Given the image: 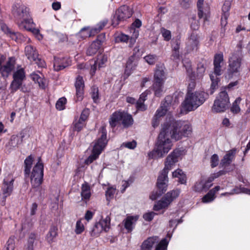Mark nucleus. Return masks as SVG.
Wrapping results in <instances>:
<instances>
[{"label":"nucleus","instance_id":"nucleus-48","mask_svg":"<svg viewBox=\"0 0 250 250\" xmlns=\"http://www.w3.org/2000/svg\"><path fill=\"white\" fill-rule=\"evenodd\" d=\"M6 250H14L15 248V237H10L5 245Z\"/></svg>","mask_w":250,"mask_h":250},{"label":"nucleus","instance_id":"nucleus-28","mask_svg":"<svg viewBox=\"0 0 250 250\" xmlns=\"http://www.w3.org/2000/svg\"><path fill=\"white\" fill-rule=\"evenodd\" d=\"M164 68L163 65L156 66L154 75V80L165 81Z\"/></svg>","mask_w":250,"mask_h":250},{"label":"nucleus","instance_id":"nucleus-9","mask_svg":"<svg viewBox=\"0 0 250 250\" xmlns=\"http://www.w3.org/2000/svg\"><path fill=\"white\" fill-rule=\"evenodd\" d=\"M132 15V10L128 6L126 5L121 6L116 11V14L112 20L113 25H117L119 21L129 18Z\"/></svg>","mask_w":250,"mask_h":250},{"label":"nucleus","instance_id":"nucleus-3","mask_svg":"<svg viewBox=\"0 0 250 250\" xmlns=\"http://www.w3.org/2000/svg\"><path fill=\"white\" fill-rule=\"evenodd\" d=\"M170 136L169 131L167 130L166 125L163 124L154 150L158 157H163L171 149L172 144L169 138Z\"/></svg>","mask_w":250,"mask_h":250},{"label":"nucleus","instance_id":"nucleus-33","mask_svg":"<svg viewBox=\"0 0 250 250\" xmlns=\"http://www.w3.org/2000/svg\"><path fill=\"white\" fill-rule=\"evenodd\" d=\"M22 82L13 80L9 86V90H10V93H14L20 88L21 91H22V92H26V90H24V88L23 86H22Z\"/></svg>","mask_w":250,"mask_h":250},{"label":"nucleus","instance_id":"nucleus-47","mask_svg":"<svg viewBox=\"0 0 250 250\" xmlns=\"http://www.w3.org/2000/svg\"><path fill=\"white\" fill-rule=\"evenodd\" d=\"M144 59L145 62L150 65H153L157 61L158 57L156 55L148 54L146 56Z\"/></svg>","mask_w":250,"mask_h":250},{"label":"nucleus","instance_id":"nucleus-54","mask_svg":"<svg viewBox=\"0 0 250 250\" xmlns=\"http://www.w3.org/2000/svg\"><path fill=\"white\" fill-rule=\"evenodd\" d=\"M66 102V99L62 97L60 98L58 101L57 102L56 104V107L57 109L59 110H63L64 108L65 104Z\"/></svg>","mask_w":250,"mask_h":250},{"label":"nucleus","instance_id":"nucleus-39","mask_svg":"<svg viewBox=\"0 0 250 250\" xmlns=\"http://www.w3.org/2000/svg\"><path fill=\"white\" fill-rule=\"evenodd\" d=\"M206 184L207 183H205V181L203 180L197 182L194 187V190L196 192H201L203 190H207L212 186V184H210L209 186H206Z\"/></svg>","mask_w":250,"mask_h":250},{"label":"nucleus","instance_id":"nucleus-55","mask_svg":"<svg viewBox=\"0 0 250 250\" xmlns=\"http://www.w3.org/2000/svg\"><path fill=\"white\" fill-rule=\"evenodd\" d=\"M167 240L163 239L157 244L155 250H167Z\"/></svg>","mask_w":250,"mask_h":250},{"label":"nucleus","instance_id":"nucleus-50","mask_svg":"<svg viewBox=\"0 0 250 250\" xmlns=\"http://www.w3.org/2000/svg\"><path fill=\"white\" fill-rule=\"evenodd\" d=\"M160 32L164 38V40L165 41H169L171 39V32L166 29V28L162 27L160 29Z\"/></svg>","mask_w":250,"mask_h":250},{"label":"nucleus","instance_id":"nucleus-14","mask_svg":"<svg viewBox=\"0 0 250 250\" xmlns=\"http://www.w3.org/2000/svg\"><path fill=\"white\" fill-rule=\"evenodd\" d=\"M134 37L129 38V37L124 34H120L115 38V42H127L129 40L130 41V47H132L136 42V39L137 38L139 34L138 32H134Z\"/></svg>","mask_w":250,"mask_h":250},{"label":"nucleus","instance_id":"nucleus-53","mask_svg":"<svg viewBox=\"0 0 250 250\" xmlns=\"http://www.w3.org/2000/svg\"><path fill=\"white\" fill-rule=\"evenodd\" d=\"M73 125L74 129L77 131H80L85 125V122L79 119V120H76L74 122Z\"/></svg>","mask_w":250,"mask_h":250},{"label":"nucleus","instance_id":"nucleus-52","mask_svg":"<svg viewBox=\"0 0 250 250\" xmlns=\"http://www.w3.org/2000/svg\"><path fill=\"white\" fill-rule=\"evenodd\" d=\"M169 110V108H167L163 104L157 110L155 115L161 118Z\"/></svg>","mask_w":250,"mask_h":250},{"label":"nucleus","instance_id":"nucleus-56","mask_svg":"<svg viewBox=\"0 0 250 250\" xmlns=\"http://www.w3.org/2000/svg\"><path fill=\"white\" fill-rule=\"evenodd\" d=\"M116 190V188L113 187H109L107 188L105 193L107 200L109 201L113 198Z\"/></svg>","mask_w":250,"mask_h":250},{"label":"nucleus","instance_id":"nucleus-59","mask_svg":"<svg viewBox=\"0 0 250 250\" xmlns=\"http://www.w3.org/2000/svg\"><path fill=\"white\" fill-rule=\"evenodd\" d=\"M84 230V226L81 220L77 222L76 225L75 232L77 234H81Z\"/></svg>","mask_w":250,"mask_h":250},{"label":"nucleus","instance_id":"nucleus-45","mask_svg":"<svg viewBox=\"0 0 250 250\" xmlns=\"http://www.w3.org/2000/svg\"><path fill=\"white\" fill-rule=\"evenodd\" d=\"M204 0H198L197 7L198 9V17L200 19L203 18L205 16V19L207 20V16L206 13L204 11L203 5Z\"/></svg>","mask_w":250,"mask_h":250},{"label":"nucleus","instance_id":"nucleus-27","mask_svg":"<svg viewBox=\"0 0 250 250\" xmlns=\"http://www.w3.org/2000/svg\"><path fill=\"white\" fill-rule=\"evenodd\" d=\"M58 235V228L53 226L50 228L48 233L46 236V240L47 242L51 244L55 242V239Z\"/></svg>","mask_w":250,"mask_h":250},{"label":"nucleus","instance_id":"nucleus-34","mask_svg":"<svg viewBox=\"0 0 250 250\" xmlns=\"http://www.w3.org/2000/svg\"><path fill=\"white\" fill-rule=\"evenodd\" d=\"M23 136H19L13 135L11 137L10 140L8 143V146L10 147H18L22 142Z\"/></svg>","mask_w":250,"mask_h":250},{"label":"nucleus","instance_id":"nucleus-7","mask_svg":"<svg viewBox=\"0 0 250 250\" xmlns=\"http://www.w3.org/2000/svg\"><path fill=\"white\" fill-rule=\"evenodd\" d=\"M229 103V99L227 92L222 91L215 100L211 110L215 113L224 112L228 108Z\"/></svg>","mask_w":250,"mask_h":250},{"label":"nucleus","instance_id":"nucleus-36","mask_svg":"<svg viewBox=\"0 0 250 250\" xmlns=\"http://www.w3.org/2000/svg\"><path fill=\"white\" fill-rule=\"evenodd\" d=\"M100 42L98 41H94L88 48L86 54L87 55L92 56L95 54L100 48Z\"/></svg>","mask_w":250,"mask_h":250},{"label":"nucleus","instance_id":"nucleus-60","mask_svg":"<svg viewBox=\"0 0 250 250\" xmlns=\"http://www.w3.org/2000/svg\"><path fill=\"white\" fill-rule=\"evenodd\" d=\"M91 97L95 102L99 98V90L97 87H93L91 89Z\"/></svg>","mask_w":250,"mask_h":250},{"label":"nucleus","instance_id":"nucleus-4","mask_svg":"<svg viewBox=\"0 0 250 250\" xmlns=\"http://www.w3.org/2000/svg\"><path fill=\"white\" fill-rule=\"evenodd\" d=\"M208 98V94L203 91L187 93L182 103L184 109L187 111L194 110L202 105Z\"/></svg>","mask_w":250,"mask_h":250},{"label":"nucleus","instance_id":"nucleus-2","mask_svg":"<svg viewBox=\"0 0 250 250\" xmlns=\"http://www.w3.org/2000/svg\"><path fill=\"white\" fill-rule=\"evenodd\" d=\"M164 124L166 125L170 137L175 140L181 139L183 136L188 137L192 132L190 125L186 122L175 121L172 118Z\"/></svg>","mask_w":250,"mask_h":250},{"label":"nucleus","instance_id":"nucleus-49","mask_svg":"<svg viewBox=\"0 0 250 250\" xmlns=\"http://www.w3.org/2000/svg\"><path fill=\"white\" fill-rule=\"evenodd\" d=\"M100 224L103 227L102 230L107 231L110 228V218L106 217L104 219L101 220L100 221Z\"/></svg>","mask_w":250,"mask_h":250},{"label":"nucleus","instance_id":"nucleus-57","mask_svg":"<svg viewBox=\"0 0 250 250\" xmlns=\"http://www.w3.org/2000/svg\"><path fill=\"white\" fill-rule=\"evenodd\" d=\"M205 70H206V67L203 63L199 62V63H198L197 67V70L198 75L200 77H202V76L203 75L204 73L205 72Z\"/></svg>","mask_w":250,"mask_h":250},{"label":"nucleus","instance_id":"nucleus-43","mask_svg":"<svg viewBox=\"0 0 250 250\" xmlns=\"http://www.w3.org/2000/svg\"><path fill=\"white\" fill-rule=\"evenodd\" d=\"M241 100L242 99L240 97H238L232 103V106L230 107V111L233 114H238L240 112V104Z\"/></svg>","mask_w":250,"mask_h":250},{"label":"nucleus","instance_id":"nucleus-21","mask_svg":"<svg viewBox=\"0 0 250 250\" xmlns=\"http://www.w3.org/2000/svg\"><path fill=\"white\" fill-rule=\"evenodd\" d=\"M68 65L69 63L66 59L64 58H54V68L55 70L60 71L65 68Z\"/></svg>","mask_w":250,"mask_h":250},{"label":"nucleus","instance_id":"nucleus-24","mask_svg":"<svg viewBox=\"0 0 250 250\" xmlns=\"http://www.w3.org/2000/svg\"><path fill=\"white\" fill-rule=\"evenodd\" d=\"M25 54L27 59L30 61H36V57L39 56L36 49L30 45L25 47Z\"/></svg>","mask_w":250,"mask_h":250},{"label":"nucleus","instance_id":"nucleus-31","mask_svg":"<svg viewBox=\"0 0 250 250\" xmlns=\"http://www.w3.org/2000/svg\"><path fill=\"white\" fill-rule=\"evenodd\" d=\"M136 66V62L135 61V57L132 56L128 58L126 62L125 73L127 76L129 75L131 71L134 69Z\"/></svg>","mask_w":250,"mask_h":250},{"label":"nucleus","instance_id":"nucleus-51","mask_svg":"<svg viewBox=\"0 0 250 250\" xmlns=\"http://www.w3.org/2000/svg\"><path fill=\"white\" fill-rule=\"evenodd\" d=\"M215 198L214 192L213 190L209 191L202 198V202L204 203H208L212 201Z\"/></svg>","mask_w":250,"mask_h":250},{"label":"nucleus","instance_id":"nucleus-13","mask_svg":"<svg viewBox=\"0 0 250 250\" xmlns=\"http://www.w3.org/2000/svg\"><path fill=\"white\" fill-rule=\"evenodd\" d=\"M75 86L76 91L77 101H80L83 99L84 83L82 77L78 76L76 80Z\"/></svg>","mask_w":250,"mask_h":250},{"label":"nucleus","instance_id":"nucleus-40","mask_svg":"<svg viewBox=\"0 0 250 250\" xmlns=\"http://www.w3.org/2000/svg\"><path fill=\"white\" fill-rule=\"evenodd\" d=\"M219 75L214 74H210V78L211 81V84L210 85V94H212L214 92V90L218 87V83L219 82Z\"/></svg>","mask_w":250,"mask_h":250},{"label":"nucleus","instance_id":"nucleus-1","mask_svg":"<svg viewBox=\"0 0 250 250\" xmlns=\"http://www.w3.org/2000/svg\"><path fill=\"white\" fill-rule=\"evenodd\" d=\"M182 151L179 149L174 150L167 157L164 169L160 172L157 179V185L160 190L159 195L162 194L167 189L168 178L167 174L175 164L178 161V158L181 155Z\"/></svg>","mask_w":250,"mask_h":250},{"label":"nucleus","instance_id":"nucleus-32","mask_svg":"<svg viewBox=\"0 0 250 250\" xmlns=\"http://www.w3.org/2000/svg\"><path fill=\"white\" fill-rule=\"evenodd\" d=\"M164 81L154 80L153 89L154 91L155 96L160 97L163 91V84Z\"/></svg>","mask_w":250,"mask_h":250},{"label":"nucleus","instance_id":"nucleus-29","mask_svg":"<svg viewBox=\"0 0 250 250\" xmlns=\"http://www.w3.org/2000/svg\"><path fill=\"white\" fill-rule=\"evenodd\" d=\"M107 23V20H104L100 22L96 27L93 28L90 30V32H87L86 35H83V36H94L96 34L99 32L105 26Z\"/></svg>","mask_w":250,"mask_h":250},{"label":"nucleus","instance_id":"nucleus-30","mask_svg":"<svg viewBox=\"0 0 250 250\" xmlns=\"http://www.w3.org/2000/svg\"><path fill=\"white\" fill-rule=\"evenodd\" d=\"M122 124L124 127H128L131 125L133 123V119L131 115L123 111L122 117Z\"/></svg>","mask_w":250,"mask_h":250},{"label":"nucleus","instance_id":"nucleus-5","mask_svg":"<svg viewBox=\"0 0 250 250\" xmlns=\"http://www.w3.org/2000/svg\"><path fill=\"white\" fill-rule=\"evenodd\" d=\"M242 55L240 51L233 53L229 60V66L225 74L226 79L230 80L237 77L240 71Z\"/></svg>","mask_w":250,"mask_h":250},{"label":"nucleus","instance_id":"nucleus-12","mask_svg":"<svg viewBox=\"0 0 250 250\" xmlns=\"http://www.w3.org/2000/svg\"><path fill=\"white\" fill-rule=\"evenodd\" d=\"M15 64V60L14 58H10L6 63L0 66V73L3 77L7 78L11 71L14 69Z\"/></svg>","mask_w":250,"mask_h":250},{"label":"nucleus","instance_id":"nucleus-26","mask_svg":"<svg viewBox=\"0 0 250 250\" xmlns=\"http://www.w3.org/2000/svg\"><path fill=\"white\" fill-rule=\"evenodd\" d=\"M18 24L21 29L27 31L31 30L32 27L34 25L33 20L30 18V16L23 19L21 21H19Z\"/></svg>","mask_w":250,"mask_h":250},{"label":"nucleus","instance_id":"nucleus-61","mask_svg":"<svg viewBox=\"0 0 250 250\" xmlns=\"http://www.w3.org/2000/svg\"><path fill=\"white\" fill-rule=\"evenodd\" d=\"M184 65L185 67L188 74L191 77L194 76L193 74L192 68L191 67V62H185Z\"/></svg>","mask_w":250,"mask_h":250},{"label":"nucleus","instance_id":"nucleus-37","mask_svg":"<svg viewBox=\"0 0 250 250\" xmlns=\"http://www.w3.org/2000/svg\"><path fill=\"white\" fill-rule=\"evenodd\" d=\"M170 204V203L169 201H168L167 199H166V196H165L161 200L159 201L157 204L154 205L153 209L155 210H159L167 208Z\"/></svg>","mask_w":250,"mask_h":250},{"label":"nucleus","instance_id":"nucleus-46","mask_svg":"<svg viewBox=\"0 0 250 250\" xmlns=\"http://www.w3.org/2000/svg\"><path fill=\"white\" fill-rule=\"evenodd\" d=\"M33 158L31 155L27 157L24 161L25 169L24 172L26 174H28L32 165Z\"/></svg>","mask_w":250,"mask_h":250},{"label":"nucleus","instance_id":"nucleus-63","mask_svg":"<svg viewBox=\"0 0 250 250\" xmlns=\"http://www.w3.org/2000/svg\"><path fill=\"white\" fill-rule=\"evenodd\" d=\"M89 114V110L87 108H85L82 111L81 116L79 119L81 120V121H83L85 122L87 120Z\"/></svg>","mask_w":250,"mask_h":250},{"label":"nucleus","instance_id":"nucleus-10","mask_svg":"<svg viewBox=\"0 0 250 250\" xmlns=\"http://www.w3.org/2000/svg\"><path fill=\"white\" fill-rule=\"evenodd\" d=\"M12 13L18 21H21L29 16L28 8L21 3H16L13 5Z\"/></svg>","mask_w":250,"mask_h":250},{"label":"nucleus","instance_id":"nucleus-15","mask_svg":"<svg viewBox=\"0 0 250 250\" xmlns=\"http://www.w3.org/2000/svg\"><path fill=\"white\" fill-rule=\"evenodd\" d=\"M160 239L157 236H152L145 240L141 245V250H152L153 246L158 244Z\"/></svg>","mask_w":250,"mask_h":250},{"label":"nucleus","instance_id":"nucleus-17","mask_svg":"<svg viewBox=\"0 0 250 250\" xmlns=\"http://www.w3.org/2000/svg\"><path fill=\"white\" fill-rule=\"evenodd\" d=\"M38 241L37 234L34 233H30L27 238L26 244L24 246V250H34Z\"/></svg>","mask_w":250,"mask_h":250},{"label":"nucleus","instance_id":"nucleus-6","mask_svg":"<svg viewBox=\"0 0 250 250\" xmlns=\"http://www.w3.org/2000/svg\"><path fill=\"white\" fill-rule=\"evenodd\" d=\"M100 133H101V137L95 143L92 154L85 160V163L87 165L91 164L98 157L107 144L106 130L104 126L101 127Z\"/></svg>","mask_w":250,"mask_h":250},{"label":"nucleus","instance_id":"nucleus-25","mask_svg":"<svg viewBox=\"0 0 250 250\" xmlns=\"http://www.w3.org/2000/svg\"><path fill=\"white\" fill-rule=\"evenodd\" d=\"M81 195L83 200H89L91 195L90 187L86 182H84L81 187Z\"/></svg>","mask_w":250,"mask_h":250},{"label":"nucleus","instance_id":"nucleus-19","mask_svg":"<svg viewBox=\"0 0 250 250\" xmlns=\"http://www.w3.org/2000/svg\"><path fill=\"white\" fill-rule=\"evenodd\" d=\"M199 44V38L195 33L191 34L187 42V46L188 50L191 51L197 49Z\"/></svg>","mask_w":250,"mask_h":250},{"label":"nucleus","instance_id":"nucleus-20","mask_svg":"<svg viewBox=\"0 0 250 250\" xmlns=\"http://www.w3.org/2000/svg\"><path fill=\"white\" fill-rule=\"evenodd\" d=\"M236 153L235 149H232L227 152L223 158L221 160L220 165L225 167L229 165L233 160Z\"/></svg>","mask_w":250,"mask_h":250},{"label":"nucleus","instance_id":"nucleus-64","mask_svg":"<svg viewBox=\"0 0 250 250\" xmlns=\"http://www.w3.org/2000/svg\"><path fill=\"white\" fill-rule=\"evenodd\" d=\"M136 142L135 141L128 142L123 144V146L129 149H134L136 146Z\"/></svg>","mask_w":250,"mask_h":250},{"label":"nucleus","instance_id":"nucleus-18","mask_svg":"<svg viewBox=\"0 0 250 250\" xmlns=\"http://www.w3.org/2000/svg\"><path fill=\"white\" fill-rule=\"evenodd\" d=\"M139 216L138 215L128 216L124 220V227L128 232H131L133 230L134 226Z\"/></svg>","mask_w":250,"mask_h":250},{"label":"nucleus","instance_id":"nucleus-41","mask_svg":"<svg viewBox=\"0 0 250 250\" xmlns=\"http://www.w3.org/2000/svg\"><path fill=\"white\" fill-rule=\"evenodd\" d=\"M230 2L229 1H225L224 2L223 6H222V22L223 21V19L224 18L225 19V21L227 20L229 16V10L230 7Z\"/></svg>","mask_w":250,"mask_h":250},{"label":"nucleus","instance_id":"nucleus-44","mask_svg":"<svg viewBox=\"0 0 250 250\" xmlns=\"http://www.w3.org/2000/svg\"><path fill=\"white\" fill-rule=\"evenodd\" d=\"M102 227H102L101 225L100 222L95 223V225L90 231L91 236L94 237H98L100 233L103 231Z\"/></svg>","mask_w":250,"mask_h":250},{"label":"nucleus","instance_id":"nucleus-58","mask_svg":"<svg viewBox=\"0 0 250 250\" xmlns=\"http://www.w3.org/2000/svg\"><path fill=\"white\" fill-rule=\"evenodd\" d=\"M9 34L10 35V36L12 39L15 40L16 42H19L21 40H22V38H23V36L19 32L15 33L11 31V33H9Z\"/></svg>","mask_w":250,"mask_h":250},{"label":"nucleus","instance_id":"nucleus-62","mask_svg":"<svg viewBox=\"0 0 250 250\" xmlns=\"http://www.w3.org/2000/svg\"><path fill=\"white\" fill-rule=\"evenodd\" d=\"M219 162V158L217 154H213L211 157L210 160L211 166L212 167H216L218 164Z\"/></svg>","mask_w":250,"mask_h":250},{"label":"nucleus","instance_id":"nucleus-22","mask_svg":"<svg viewBox=\"0 0 250 250\" xmlns=\"http://www.w3.org/2000/svg\"><path fill=\"white\" fill-rule=\"evenodd\" d=\"M123 111H118L114 112L110 116L109 123L112 128L115 127L122 120Z\"/></svg>","mask_w":250,"mask_h":250},{"label":"nucleus","instance_id":"nucleus-35","mask_svg":"<svg viewBox=\"0 0 250 250\" xmlns=\"http://www.w3.org/2000/svg\"><path fill=\"white\" fill-rule=\"evenodd\" d=\"M172 177L178 178V182L181 184H183L186 183V175L180 169H177L172 172Z\"/></svg>","mask_w":250,"mask_h":250},{"label":"nucleus","instance_id":"nucleus-23","mask_svg":"<svg viewBox=\"0 0 250 250\" xmlns=\"http://www.w3.org/2000/svg\"><path fill=\"white\" fill-rule=\"evenodd\" d=\"M179 101L176 96L173 97L168 95L165 97V101L162 104L167 108H169V110H170V107H172V108H174L177 105Z\"/></svg>","mask_w":250,"mask_h":250},{"label":"nucleus","instance_id":"nucleus-8","mask_svg":"<svg viewBox=\"0 0 250 250\" xmlns=\"http://www.w3.org/2000/svg\"><path fill=\"white\" fill-rule=\"evenodd\" d=\"M43 177V165L41 162V158H39L38 162L34 167L31 176V183L34 188L39 187L42 183Z\"/></svg>","mask_w":250,"mask_h":250},{"label":"nucleus","instance_id":"nucleus-38","mask_svg":"<svg viewBox=\"0 0 250 250\" xmlns=\"http://www.w3.org/2000/svg\"><path fill=\"white\" fill-rule=\"evenodd\" d=\"M25 78V74L23 68H21L14 72L13 79L14 80L23 83Z\"/></svg>","mask_w":250,"mask_h":250},{"label":"nucleus","instance_id":"nucleus-11","mask_svg":"<svg viewBox=\"0 0 250 250\" xmlns=\"http://www.w3.org/2000/svg\"><path fill=\"white\" fill-rule=\"evenodd\" d=\"M14 179L11 178L4 179L3 180L2 186L1 187V195L3 199H5L6 197L9 196L13 190V182Z\"/></svg>","mask_w":250,"mask_h":250},{"label":"nucleus","instance_id":"nucleus-16","mask_svg":"<svg viewBox=\"0 0 250 250\" xmlns=\"http://www.w3.org/2000/svg\"><path fill=\"white\" fill-rule=\"evenodd\" d=\"M224 61L223 54H216L214 58V71L212 74H214L218 75L221 74V63Z\"/></svg>","mask_w":250,"mask_h":250},{"label":"nucleus","instance_id":"nucleus-42","mask_svg":"<svg viewBox=\"0 0 250 250\" xmlns=\"http://www.w3.org/2000/svg\"><path fill=\"white\" fill-rule=\"evenodd\" d=\"M180 193V189L172 190L169 192H168L166 195V199H167L168 201L171 203L175 199H176Z\"/></svg>","mask_w":250,"mask_h":250}]
</instances>
